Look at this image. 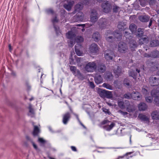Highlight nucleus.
Returning <instances> with one entry per match:
<instances>
[{
	"instance_id": "f257e3e1",
	"label": "nucleus",
	"mask_w": 159,
	"mask_h": 159,
	"mask_svg": "<svg viewBox=\"0 0 159 159\" xmlns=\"http://www.w3.org/2000/svg\"><path fill=\"white\" fill-rule=\"evenodd\" d=\"M118 105L120 108L121 109L125 108L126 106V110L129 112H132L135 110L134 107L130 105L129 102L128 100L125 101V103L123 101L118 100Z\"/></svg>"
},
{
	"instance_id": "f03ea898",
	"label": "nucleus",
	"mask_w": 159,
	"mask_h": 159,
	"mask_svg": "<svg viewBox=\"0 0 159 159\" xmlns=\"http://www.w3.org/2000/svg\"><path fill=\"white\" fill-rule=\"evenodd\" d=\"M101 124L102 125H106L103 127V128L107 131H110L116 125L114 123L111 122L107 120H103L101 122Z\"/></svg>"
},
{
	"instance_id": "7ed1b4c3",
	"label": "nucleus",
	"mask_w": 159,
	"mask_h": 159,
	"mask_svg": "<svg viewBox=\"0 0 159 159\" xmlns=\"http://www.w3.org/2000/svg\"><path fill=\"white\" fill-rule=\"evenodd\" d=\"M97 68V64L95 61L88 62L85 66L84 69L88 72H93Z\"/></svg>"
},
{
	"instance_id": "20e7f679",
	"label": "nucleus",
	"mask_w": 159,
	"mask_h": 159,
	"mask_svg": "<svg viewBox=\"0 0 159 159\" xmlns=\"http://www.w3.org/2000/svg\"><path fill=\"white\" fill-rule=\"evenodd\" d=\"M152 97L155 98L154 101L155 104L157 106L159 105V86L157 89H153L151 92Z\"/></svg>"
},
{
	"instance_id": "39448f33",
	"label": "nucleus",
	"mask_w": 159,
	"mask_h": 159,
	"mask_svg": "<svg viewBox=\"0 0 159 159\" xmlns=\"http://www.w3.org/2000/svg\"><path fill=\"white\" fill-rule=\"evenodd\" d=\"M99 95L102 98H112V92L106 90H102L99 92Z\"/></svg>"
},
{
	"instance_id": "423d86ee",
	"label": "nucleus",
	"mask_w": 159,
	"mask_h": 159,
	"mask_svg": "<svg viewBox=\"0 0 159 159\" xmlns=\"http://www.w3.org/2000/svg\"><path fill=\"white\" fill-rule=\"evenodd\" d=\"M118 49L120 52L124 53L127 49V46L124 43L120 42L118 44Z\"/></svg>"
},
{
	"instance_id": "0eeeda50",
	"label": "nucleus",
	"mask_w": 159,
	"mask_h": 159,
	"mask_svg": "<svg viewBox=\"0 0 159 159\" xmlns=\"http://www.w3.org/2000/svg\"><path fill=\"white\" fill-rule=\"evenodd\" d=\"M114 56V54L113 51L110 50L105 51V57L107 60H112Z\"/></svg>"
},
{
	"instance_id": "6e6552de",
	"label": "nucleus",
	"mask_w": 159,
	"mask_h": 159,
	"mask_svg": "<svg viewBox=\"0 0 159 159\" xmlns=\"http://www.w3.org/2000/svg\"><path fill=\"white\" fill-rule=\"evenodd\" d=\"M149 82L150 84L153 86H159V79L155 77H150L149 79Z\"/></svg>"
},
{
	"instance_id": "1a4fd4ad",
	"label": "nucleus",
	"mask_w": 159,
	"mask_h": 159,
	"mask_svg": "<svg viewBox=\"0 0 159 159\" xmlns=\"http://www.w3.org/2000/svg\"><path fill=\"white\" fill-rule=\"evenodd\" d=\"M98 14L97 11L95 10H93L90 14V21L93 23H95L98 20Z\"/></svg>"
},
{
	"instance_id": "9d476101",
	"label": "nucleus",
	"mask_w": 159,
	"mask_h": 159,
	"mask_svg": "<svg viewBox=\"0 0 159 159\" xmlns=\"http://www.w3.org/2000/svg\"><path fill=\"white\" fill-rule=\"evenodd\" d=\"M102 8L103 11L105 13H108L111 9V6L108 2L107 1L102 4Z\"/></svg>"
},
{
	"instance_id": "9b49d317",
	"label": "nucleus",
	"mask_w": 159,
	"mask_h": 159,
	"mask_svg": "<svg viewBox=\"0 0 159 159\" xmlns=\"http://www.w3.org/2000/svg\"><path fill=\"white\" fill-rule=\"evenodd\" d=\"M71 117V115L69 112H67L63 115L62 122L65 124L66 125L69 121Z\"/></svg>"
},
{
	"instance_id": "f8f14e48",
	"label": "nucleus",
	"mask_w": 159,
	"mask_h": 159,
	"mask_svg": "<svg viewBox=\"0 0 159 159\" xmlns=\"http://www.w3.org/2000/svg\"><path fill=\"white\" fill-rule=\"evenodd\" d=\"M98 23L100 28L103 29L106 27L107 21L106 19L104 18L100 19Z\"/></svg>"
},
{
	"instance_id": "ddd939ff",
	"label": "nucleus",
	"mask_w": 159,
	"mask_h": 159,
	"mask_svg": "<svg viewBox=\"0 0 159 159\" xmlns=\"http://www.w3.org/2000/svg\"><path fill=\"white\" fill-rule=\"evenodd\" d=\"M89 50L92 53H97L98 51V47L97 44L95 43H92L89 47Z\"/></svg>"
},
{
	"instance_id": "4468645a",
	"label": "nucleus",
	"mask_w": 159,
	"mask_h": 159,
	"mask_svg": "<svg viewBox=\"0 0 159 159\" xmlns=\"http://www.w3.org/2000/svg\"><path fill=\"white\" fill-rule=\"evenodd\" d=\"M141 95L138 92L133 91L132 93V98L135 100H139L141 98Z\"/></svg>"
},
{
	"instance_id": "2eb2a0df",
	"label": "nucleus",
	"mask_w": 159,
	"mask_h": 159,
	"mask_svg": "<svg viewBox=\"0 0 159 159\" xmlns=\"http://www.w3.org/2000/svg\"><path fill=\"white\" fill-rule=\"evenodd\" d=\"M138 117L142 121H143L146 122H148L149 121V116H148L143 114H139Z\"/></svg>"
},
{
	"instance_id": "dca6fc26",
	"label": "nucleus",
	"mask_w": 159,
	"mask_h": 159,
	"mask_svg": "<svg viewBox=\"0 0 159 159\" xmlns=\"http://www.w3.org/2000/svg\"><path fill=\"white\" fill-rule=\"evenodd\" d=\"M34 127V130L33 132V134L34 136H37L40 133V128L39 126L34 125V123H32Z\"/></svg>"
},
{
	"instance_id": "f3484780",
	"label": "nucleus",
	"mask_w": 159,
	"mask_h": 159,
	"mask_svg": "<svg viewBox=\"0 0 159 159\" xmlns=\"http://www.w3.org/2000/svg\"><path fill=\"white\" fill-rule=\"evenodd\" d=\"M106 69V67L103 64H99L97 67V70L100 73H104Z\"/></svg>"
},
{
	"instance_id": "a211bd4d",
	"label": "nucleus",
	"mask_w": 159,
	"mask_h": 159,
	"mask_svg": "<svg viewBox=\"0 0 159 159\" xmlns=\"http://www.w3.org/2000/svg\"><path fill=\"white\" fill-rule=\"evenodd\" d=\"M74 3V1H70L67 4H65L64 5V8L68 11L70 10L72 6Z\"/></svg>"
},
{
	"instance_id": "6ab92c4d",
	"label": "nucleus",
	"mask_w": 159,
	"mask_h": 159,
	"mask_svg": "<svg viewBox=\"0 0 159 159\" xmlns=\"http://www.w3.org/2000/svg\"><path fill=\"white\" fill-rule=\"evenodd\" d=\"M150 17L147 16H141L139 17V20L143 22H147L149 21Z\"/></svg>"
},
{
	"instance_id": "aec40b11",
	"label": "nucleus",
	"mask_w": 159,
	"mask_h": 159,
	"mask_svg": "<svg viewBox=\"0 0 159 159\" xmlns=\"http://www.w3.org/2000/svg\"><path fill=\"white\" fill-rule=\"evenodd\" d=\"M139 110L140 111H145L147 108V105L143 102L141 103L138 106Z\"/></svg>"
},
{
	"instance_id": "412c9836",
	"label": "nucleus",
	"mask_w": 159,
	"mask_h": 159,
	"mask_svg": "<svg viewBox=\"0 0 159 159\" xmlns=\"http://www.w3.org/2000/svg\"><path fill=\"white\" fill-rule=\"evenodd\" d=\"M152 118L153 120H158L159 117V112L157 111L152 112L151 114Z\"/></svg>"
},
{
	"instance_id": "4be33fe9",
	"label": "nucleus",
	"mask_w": 159,
	"mask_h": 159,
	"mask_svg": "<svg viewBox=\"0 0 159 159\" xmlns=\"http://www.w3.org/2000/svg\"><path fill=\"white\" fill-rule=\"evenodd\" d=\"M144 29H142L139 28L137 30V31L136 32V35L138 37H141L143 36L144 33L143 31Z\"/></svg>"
},
{
	"instance_id": "5701e85b",
	"label": "nucleus",
	"mask_w": 159,
	"mask_h": 159,
	"mask_svg": "<svg viewBox=\"0 0 159 159\" xmlns=\"http://www.w3.org/2000/svg\"><path fill=\"white\" fill-rule=\"evenodd\" d=\"M102 78L100 75L97 76L95 78V82L97 84H99L102 82Z\"/></svg>"
},
{
	"instance_id": "b1692460",
	"label": "nucleus",
	"mask_w": 159,
	"mask_h": 159,
	"mask_svg": "<svg viewBox=\"0 0 159 159\" xmlns=\"http://www.w3.org/2000/svg\"><path fill=\"white\" fill-rule=\"evenodd\" d=\"M67 38L69 39H75V34L71 31H69L66 34Z\"/></svg>"
},
{
	"instance_id": "393cba45",
	"label": "nucleus",
	"mask_w": 159,
	"mask_h": 159,
	"mask_svg": "<svg viewBox=\"0 0 159 159\" xmlns=\"http://www.w3.org/2000/svg\"><path fill=\"white\" fill-rule=\"evenodd\" d=\"M100 38V35L98 32H95L93 33L92 36V38L96 42L98 41Z\"/></svg>"
},
{
	"instance_id": "a878e982",
	"label": "nucleus",
	"mask_w": 159,
	"mask_h": 159,
	"mask_svg": "<svg viewBox=\"0 0 159 159\" xmlns=\"http://www.w3.org/2000/svg\"><path fill=\"white\" fill-rule=\"evenodd\" d=\"M105 78L107 80H111L113 79V76L111 72H108L105 75Z\"/></svg>"
},
{
	"instance_id": "bb28decb",
	"label": "nucleus",
	"mask_w": 159,
	"mask_h": 159,
	"mask_svg": "<svg viewBox=\"0 0 159 159\" xmlns=\"http://www.w3.org/2000/svg\"><path fill=\"white\" fill-rule=\"evenodd\" d=\"M29 113L28 115L31 117H33L34 115V109L32 108V106L30 104L29 107Z\"/></svg>"
},
{
	"instance_id": "cd10ccee",
	"label": "nucleus",
	"mask_w": 159,
	"mask_h": 159,
	"mask_svg": "<svg viewBox=\"0 0 159 159\" xmlns=\"http://www.w3.org/2000/svg\"><path fill=\"white\" fill-rule=\"evenodd\" d=\"M159 45V41L157 40H153L150 43V45L152 47H154Z\"/></svg>"
},
{
	"instance_id": "c85d7f7f",
	"label": "nucleus",
	"mask_w": 159,
	"mask_h": 159,
	"mask_svg": "<svg viewBox=\"0 0 159 159\" xmlns=\"http://www.w3.org/2000/svg\"><path fill=\"white\" fill-rule=\"evenodd\" d=\"M125 24L123 22H120L118 25V28L121 30H123L125 29Z\"/></svg>"
},
{
	"instance_id": "c756f323",
	"label": "nucleus",
	"mask_w": 159,
	"mask_h": 159,
	"mask_svg": "<svg viewBox=\"0 0 159 159\" xmlns=\"http://www.w3.org/2000/svg\"><path fill=\"white\" fill-rule=\"evenodd\" d=\"M83 5L80 2V3L76 4L75 7V11H79L82 10L83 8Z\"/></svg>"
},
{
	"instance_id": "7c9ffc66",
	"label": "nucleus",
	"mask_w": 159,
	"mask_h": 159,
	"mask_svg": "<svg viewBox=\"0 0 159 159\" xmlns=\"http://www.w3.org/2000/svg\"><path fill=\"white\" fill-rule=\"evenodd\" d=\"M114 84L115 86L118 89H120L122 84V82L119 80H115L114 82Z\"/></svg>"
},
{
	"instance_id": "2f4dec72",
	"label": "nucleus",
	"mask_w": 159,
	"mask_h": 159,
	"mask_svg": "<svg viewBox=\"0 0 159 159\" xmlns=\"http://www.w3.org/2000/svg\"><path fill=\"white\" fill-rule=\"evenodd\" d=\"M148 41V38L147 37H145L141 38L139 39V43L140 44H143L147 43Z\"/></svg>"
},
{
	"instance_id": "473e14b6",
	"label": "nucleus",
	"mask_w": 159,
	"mask_h": 159,
	"mask_svg": "<svg viewBox=\"0 0 159 159\" xmlns=\"http://www.w3.org/2000/svg\"><path fill=\"white\" fill-rule=\"evenodd\" d=\"M129 29L132 33H134L137 29L136 26L134 24H131L129 26Z\"/></svg>"
},
{
	"instance_id": "72a5a7b5",
	"label": "nucleus",
	"mask_w": 159,
	"mask_h": 159,
	"mask_svg": "<svg viewBox=\"0 0 159 159\" xmlns=\"http://www.w3.org/2000/svg\"><path fill=\"white\" fill-rule=\"evenodd\" d=\"M151 57L156 58L159 57V52L158 51H154L152 52Z\"/></svg>"
},
{
	"instance_id": "f704fd0d",
	"label": "nucleus",
	"mask_w": 159,
	"mask_h": 159,
	"mask_svg": "<svg viewBox=\"0 0 159 159\" xmlns=\"http://www.w3.org/2000/svg\"><path fill=\"white\" fill-rule=\"evenodd\" d=\"M70 70L72 72L74 75H76L77 71L79 70H77L76 67L75 66H70Z\"/></svg>"
},
{
	"instance_id": "c9c22d12",
	"label": "nucleus",
	"mask_w": 159,
	"mask_h": 159,
	"mask_svg": "<svg viewBox=\"0 0 159 159\" xmlns=\"http://www.w3.org/2000/svg\"><path fill=\"white\" fill-rule=\"evenodd\" d=\"M75 76H76L80 80H83L84 79V78L82 75V74L80 73L79 70L77 71V72L76 74V75H75Z\"/></svg>"
},
{
	"instance_id": "e433bc0d",
	"label": "nucleus",
	"mask_w": 159,
	"mask_h": 159,
	"mask_svg": "<svg viewBox=\"0 0 159 159\" xmlns=\"http://www.w3.org/2000/svg\"><path fill=\"white\" fill-rule=\"evenodd\" d=\"M114 72L116 75L118 76L120 75V74L121 73V70L120 67L118 66L116 69H115L114 70Z\"/></svg>"
},
{
	"instance_id": "4c0bfd02",
	"label": "nucleus",
	"mask_w": 159,
	"mask_h": 159,
	"mask_svg": "<svg viewBox=\"0 0 159 159\" xmlns=\"http://www.w3.org/2000/svg\"><path fill=\"white\" fill-rule=\"evenodd\" d=\"M115 38L118 39H121L122 37V34L121 33H118L116 32H115L114 34Z\"/></svg>"
},
{
	"instance_id": "58836bf2",
	"label": "nucleus",
	"mask_w": 159,
	"mask_h": 159,
	"mask_svg": "<svg viewBox=\"0 0 159 159\" xmlns=\"http://www.w3.org/2000/svg\"><path fill=\"white\" fill-rule=\"evenodd\" d=\"M129 46L131 48H135L137 47L136 42L134 40H132L130 41Z\"/></svg>"
},
{
	"instance_id": "ea45409f",
	"label": "nucleus",
	"mask_w": 159,
	"mask_h": 159,
	"mask_svg": "<svg viewBox=\"0 0 159 159\" xmlns=\"http://www.w3.org/2000/svg\"><path fill=\"white\" fill-rule=\"evenodd\" d=\"M102 86L107 89L109 90H112L113 87L110 84H107L106 83H104L102 84Z\"/></svg>"
},
{
	"instance_id": "a19ab883",
	"label": "nucleus",
	"mask_w": 159,
	"mask_h": 159,
	"mask_svg": "<svg viewBox=\"0 0 159 159\" xmlns=\"http://www.w3.org/2000/svg\"><path fill=\"white\" fill-rule=\"evenodd\" d=\"M84 41V39L83 37L80 36H78L75 38V41L78 43H80Z\"/></svg>"
},
{
	"instance_id": "79ce46f5",
	"label": "nucleus",
	"mask_w": 159,
	"mask_h": 159,
	"mask_svg": "<svg viewBox=\"0 0 159 159\" xmlns=\"http://www.w3.org/2000/svg\"><path fill=\"white\" fill-rule=\"evenodd\" d=\"M124 36L126 39H132V36L130 35V34L127 31H125L124 33Z\"/></svg>"
},
{
	"instance_id": "37998d69",
	"label": "nucleus",
	"mask_w": 159,
	"mask_h": 159,
	"mask_svg": "<svg viewBox=\"0 0 159 159\" xmlns=\"http://www.w3.org/2000/svg\"><path fill=\"white\" fill-rule=\"evenodd\" d=\"M129 76L133 77L134 79L136 78L137 74L135 73L134 71H129Z\"/></svg>"
},
{
	"instance_id": "c03bdc74",
	"label": "nucleus",
	"mask_w": 159,
	"mask_h": 159,
	"mask_svg": "<svg viewBox=\"0 0 159 159\" xmlns=\"http://www.w3.org/2000/svg\"><path fill=\"white\" fill-rule=\"evenodd\" d=\"M75 39H70L68 41V43L70 44L69 45L70 46H72L75 43Z\"/></svg>"
},
{
	"instance_id": "a18cd8bd",
	"label": "nucleus",
	"mask_w": 159,
	"mask_h": 159,
	"mask_svg": "<svg viewBox=\"0 0 159 159\" xmlns=\"http://www.w3.org/2000/svg\"><path fill=\"white\" fill-rule=\"evenodd\" d=\"M77 15L78 17V18H79L80 20L82 21L84 19V14L83 13L81 12H79L77 14Z\"/></svg>"
},
{
	"instance_id": "49530a36",
	"label": "nucleus",
	"mask_w": 159,
	"mask_h": 159,
	"mask_svg": "<svg viewBox=\"0 0 159 159\" xmlns=\"http://www.w3.org/2000/svg\"><path fill=\"white\" fill-rule=\"evenodd\" d=\"M124 97L125 98L130 99L131 98H132V93L131 94L129 93L125 94L124 95Z\"/></svg>"
},
{
	"instance_id": "de8ad7c7",
	"label": "nucleus",
	"mask_w": 159,
	"mask_h": 159,
	"mask_svg": "<svg viewBox=\"0 0 159 159\" xmlns=\"http://www.w3.org/2000/svg\"><path fill=\"white\" fill-rule=\"evenodd\" d=\"M146 101L147 102L151 103L152 102L153 100L152 97H145Z\"/></svg>"
},
{
	"instance_id": "09e8293b",
	"label": "nucleus",
	"mask_w": 159,
	"mask_h": 159,
	"mask_svg": "<svg viewBox=\"0 0 159 159\" xmlns=\"http://www.w3.org/2000/svg\"><path fill=\"white\" fill-rule=\"evenodd\" d=\"M75 49L76 54L79 56H80L82 54V53L80 51L76 48V46H75Z\"/></svg>"
},
{
	"instance_id": "8fccbe9b",
	"label": "nucleus",
	"mask_w": 159,
	"mask_h": 159,
	"mask_svg": "<svg viewBox=\"0 0 159 159\" xmlns=\"http://www.w3.org/2000/svg\"><path fill=\"white\" fill-rule=\"evenodd\" d=\"M120 9V7L116 5L113 6V11L115 12H117Z\"/></svg>"
},
{
	"instance_id": "3c124183",
	"label": "nucleus",
	"mask_w": 159,
	"mask_h": 159,
	"mask_svg": "<svg viewBox=\"0 0 159 159\" xmlns=\"http://www.w3.org/2000/svg\"><path fill=\"white\" fill-rule=\"evenodd\" d=\"M140 5L143 6L144 7L146 5V2L144 0H139Z\"/></svg>"
},
{
	"instance_id": "603ef678",
	"label": "nucleus",
	"mask_w": 159,
	"mask_h": 159,
	"mask_svg": "<svg viewBox=\"0 0 159 159\" xmlns=\"http://www.w3.org/2000/svg\"><path fill=\"white\" fill-rule=\"evenodd\" d=\"M54 28L56 32V33L58 35H59L60 34H61V32L59 30V28L58 27H56L54 25Z\"/></svg>"
},
{
	"instance_id": "864d4df0",
	"label": "nucleus",
	"mask_w": 159,
	"mask_h": 159,
	"mask_svg": "<svg viewBox=\"0 0 159 159\" xmlns=\"http://www.w3.org/2000/svg\"><path fill=\"white\" fill-rule=\"evenodd\" d=\"M80 1L81 2L80 3H82L83 5H88V0H80Z\"/></svg>"
},
{
	"instance_id": "5fc2aeb1",
	"label": "nucleus",
	"mask_w": 159,
	"mask_h": 159,
	"mask_svg": "<svg viewBox=\"0 0 159 159\" xmlns=\"http://www.w3.org/2000/svg\"><path fill=\"white\" fill-rule=\"evenodd\" d=\"M103 111L106 114H108L109 115H110L111 114V113L109 111V110L106 108L103 109Z\"/></svg>"
},
{
	"instance_id": "6e6d98bb",
	"label": "nucleus",
	"mask_w": 159,
	"mask_h": 159,
	"mask_svg": "<svg viewBox=\"0 0 159 159\" xmlns=\"http://www.w3.org/2000/svg\"><path fill=\"white\" fill-rule=\"evenodd\" d=\"M46 11L47 13L48 14H53L54 13L53 10L51 9H47Z\"/></svg>"
},
{
	"instance_id": "4d7b16f0",
	"label": "nucleus",
	"mask_w": 159,
	"mask_h": 159,
	"mask_svg": "<svg viewBox=\"0 0 159 159\" xmlns=\"http://www.w3.org/2000/svg\"><path fill=\"white\" fill-rule=\"evenodd\" d=\"M114 38L111 36H109L106 38V40L108 42H111Z\"/></svg>"
},
{
	"instance_id": "13d9d810",
	"label": "nucleus",
	"mask_w": 159,
	"mask_h": 159,
	"mask_svg": "<svg viewBox=\"0 0 159 159\" xmlns=\"http://www.w3.org/2000/svg\"><path fill=\"white\" fill-rule=\"evenodd\" d=\"M142 91L144 94H147L148 93L147 90L145 88H143L142 89Z\"/></svg>"
},
{
	"instance_id": "bf43d9fd",
	"label": "nucleus",
	"mask_w": 159,
	"mask_h": 159,
	"mask_svg": "<svg viewBox=\"0 0 159 159\" xmlns=\"http://www.w3.org/2000/svg\"><path fill=\"white\" fill-rule=\"evenodd\" d=\"M118 112L121 114H122L123 116H125L127 115L128 114V113L126 112H124L120 110H119L118 111Z\"/></svg>"
},
{
	"instance_id": "052dcab7",
	"label": "nucleus",
	"mask_w": 159,
	"mask_h": 159,
	"mask_svg": "<svg viewBox=\"0 0 159 159\" xmlns=\"http://www.w3.org/2000/svg\"><path fill=\"white\" fill-rule=\"evenodd\" d=\"M38 141L39 142L42 143H44L45 142V140L42 138H39L38 139Z\"/></svg>"
},
{
	"instance_id": "680f3d73",
	"label": "nucleus",
	"mask_w": 159,
	"mask_h": 159,
	"mask_svg": "<svg viewBox=\"0 0 159 159\" xmlns=\"http://www.w3.org/2000/svg\"><path fill=\"white\" fill-rule=\"evenodd\" d=\"M90 86L92 88H94L95 86L94 83L93 82L90 81L89 83Z\"/></svg>"
},
{
	"instance_id": "e2e57ef3",
	"label": "nucleus",
	"mask_w": 159,
	"mask_h": 159,
	"mask_svg": "<svg viewBox=\"0 0 159 159\" xmlns=\"http://www.w3.org/2000/svg\"><path fill=\"white\" fill-rule=\"evenodd\" d=\"M31 143L34 149L36 150H37L38 149L36 145L35 144V143L33 142V141H31Z\"/></svg>"
},
{
	"instance_id": "0e129e2a",
	"label": "nucleus",
	"mask_w": 159,
	"mask_h": 159,
	"mask_svg": "<svg viewBox=\"0 0 159 159\" xmlns=\"http://www.w3.org/2000/svg\"><path fill=\"white\" fill-rule=\"evenodd\" d=\"M143 56L144 57H151V54H149L147 53H145L143 54Z\"/></svg>"
},
{
	"instance_id": "69168bd1",
	"label": "nucleus",
	"mask_w": 159,
	"mask_h": 159,
	"mask_svg": "<svg viewBox=\"0 0 159 159\" xmlns=\"http://www.w3.org/2000/svg\"><path fill=\"white\" fill-rule=\"evenodd\" d=\"M70 64H75V62L74 61V60L72 58H70Z\"/></svg>"
},
{
	"instance_id": "338daca9",
	"label": "nucleus",
	"mask_w": 159,
	"mask_h": 159,
	"mask_svg": "<svg viewBox=\"0 0 159 159\" xmlns=\"http://www.w3.org/2000/svg\"><path fill=\"white\" fill-rule=\"evenodd\" d=\"M82 58L81 57H79L76 58V61L77 62H80L82 61Z\"/></svg>"
},
{
	"instance_id": "774afa93",
	"label": "nucleus",
	"mask_w": 159,
	"mask_h": 159,
	"mask_svg": "<svg viewBox=\"0 0 159 159\" xmlns=\"http://www.w3.org/2000/svg\"><path fill=\"white\" fill-rule=\"evenodd\" d=\"M71 148L72 150L73 151H75V152H76L77 151V149L74 146H71Z\"/></svg>"
}]
</instances>
